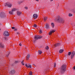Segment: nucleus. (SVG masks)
<instances>
[{
	"mask_svg": "<svg viewBox=\"0 0 75 75\" xmlns=\"http://www.w3.org/2000/svg\"><path fill=\"white\" fill-rule=\"evenodd\" d=\"M66 69V65H62L61 68L60 70V72L61 74H64V72L65 71V69Z\"/></svg>",
	"mask_w": 75,
	"mask_h": 75,
	"instance_id": "obj_1",
	"label": "nucleus"
},
{
	"mask_svg": "<svg viewBox=\"0 0 75 75\" xmlns=\"http://www.w3.org/2000/svg\"><path fill=\"white\" fill-rule=\"evenodd\" d=\"M55 21H57L59 23L63 22V20L59 16H58L56 17V18L55 19Z\"/></svg>",
	"mask_w": 75,
	"mask_h": 75,
	"instance_id": "obj_2",
	"label": "nucleus"
},
{
	"mask_svg": "<svg viewBox=\"0 0 75 75\" xmlns=\"http://www.w3.org/2000/svg\"><path fill=\"white\" fill-rule=\"evenodd\" d=\"M42 37L41 36L35 35L34 37L35 40H38L39 39H41Z\"/></svg>",
	"mask_w": 75,
	"mask_h": 75,
	"instance_id": "obj_3",
	"label": "nucleus"
},
{
	"mask_svg": "<svg viewBox=\"0 0 75 75\" xmlns=\"http://www.w3.org/2000/svg\"><path fill=\"white\" fill-rule=\"evenodd\" d=\"M5 6L7 7H11L12 5L10 4L6 3L4 4Z\"/></svg>",
	"mask_w": 75,
	"mask_h": 75,
	"instance_id": "obj_4",
	"label": "nucleus"
},
{
	"mask_svg": "<svg viewBox=\"0 0 75 75\" xmlns=\"http://www.w3.org/2000/svg\"><path fill=\"white\" fill-rule=\"evenodd\" d=\"M4 35L5 36H9V33L7 31H5L4 33Z\"/></svg>",
	"mask_w": 75,
	"mask_h": 75,
	"instance_id": "obj_5",
	"label": "nucleus"
},
{
	"mask_svg": "<svg viewBox=\"0 0 75 75\" xmlns=\"http://www.w3.org/2000/svg\"><path fill=\"white\" fill-rule=\"evenodd\" d=\"M75 54V52L73 51L71 52V59H72L74 57V56Z\"/></svg>",
	"mask_w": 75,
	"mask_h": 75,
	"instance_id": "obj_6",
	"label": "nucleus"
},
{
	"mask_svg": "<svg viewBox=\"0 0 75 75\" xmlns=\"http://www.w3.org/2000/svg\"><path fill=\"white\" fill-rule=\"evenodd\" d=\"M15 73L16 71H15V70H11L9 72L10 74H11V75H14V74H15Z\"/></svg>",
	"mask_w": 75,
	"mask_h": 75,
	"instance_id": "obj_7",
	"label": "nucleus"
},
{
	"mask_svg": "<svg viewBox=\"0 0 75 75\" xmlns=\"http://www.w3.org/2000/svg\"><path fill=\"white\" fill-rule=\"evenodd\" d=\"M25 66L27 67L28 68H31L32 67L31 65H30V64H29L28 65H27V64H25Z\"/></svg>",
	"mask_w": 75,
	"mask_h": 75,
	"instance_id": "obj_8",
	"label": "nucleus"
},
{
	"mask_svg": "<svg viewBox=\"0 0 75 75\" xmlns=\"http://www.w3.org/2000/svg\"><path fill=\"white\" fill-rule=\"evenodd\" d=\"M33 17L34 19H36L38 17V15L36 14H34L33 16Z\"/></svg>",
	"mask_w": 75,
	"mask_h": 75,
	"instance_id": "obj_9",
	"label": "nucleus"
},
{
	"mask_svg": "<svg viewBox=\"0 0 75 75\" xmlns=\"http://www.w3.org/2000/svg\"><path fill=\"white\" fill-rule=\"evenodd\" d=\"M55 31L54 30H52V31H50L49 33V35H51V34H52V33H54Z\"/></svg>",
	"mask_w": 75,
	"mask_h": 75,
	"instance_id": "obj_10",
	"label": "nucleus"
},
{
	"mask_svg": "<svg viewBox=\"0 0 75 75\" xmlns=\"http://www.w3.org/2000/svg\"><path fill=\"white\" fill-rule=\"evenodd\" d=\"M45 28H50V25L48 24V23L46 24Z\"/></svg>",
	"mask_w": 75,
	"mask_h": 75,
	"instance_id": "obj_11",
	"label": "nucleus"
},
{
	"mask_svg": "<svg viewBox=\"0 0 75 75\" xmlns=\"http://www.w3.org/2000/svg\"><path fill=\"white\" fill-rule=\"evenodd\" d=\"M17 15H18V16H20V15H21V12L19 11H17Z\"/></svg>",
	"mask_w": 75,
	"mask_h": 75,
	"instance_id": "obj_12",
	"label": "nucleus"
},
{
	"mask_svg": "<svg viewBox=\"0 0 75 75\" xmlns=\"http://www.w3.org/2000/svg\"><path fill=\"white\" fill-rule=\"evenodd\" d=\"M30 54H28L26 57L27 59H28L30 58Z\"/></svg>",
	"mask_w": 75,
	"mask_h": 75,
	"instance_id": "obj_13",
	"label": "nucleus"
},
{
	"mask_svg": "<svg viewBox=\"0 0 75 75\" xmlns=\"http://www.w3.org/2000/svg\"><path fill=\"white\" fill-rule=\"evenodd\" d=\"M0 16L1 18H4V15L2 14V13L0 14Z\"/></svg>",
	"mask_w": 75,
	"mask_h": 75,
	"instance_id": "obj_14",
	"label": "nucleus"
},
{
	"mask_svg": "<svg viewBox=\"0 0 75 75\" xmlns=\"http://www.w3.org/2000/svg\"><path fill=\"white\" fill-rule=\"evenodd\" d=\"M63 52H64V50L63 49L60 50L59 51V52L60 53H62Z\"/></svg>",
	"mask_w": 75,
	"mask_h": 75,
	"instance_id": "obj_15",
	"label": "nucleus"
},
{
	"mask_svg": "<svg viewBox=\"0 0 75 75\" xmlns=\"http://www.w3.org/2000/svg\"><path fill=\"white\" fill-rule=\"evenodd\" d=\"M4 47V45L1 43H0V47L3 48Z\"/></svg>",
	"mask_w": 75,
	"mask_h": 75,
	"instance_id": "obj_16",
	"label": "nucleus"
},
{
	"mask_svg": "<svg viewBox=\"0 0 75 75\" xmlns=\"http://www.w3.org/2000/svg\"><path fill=\"white\" fill-rule=\"evenodd\" d=\"M17 9L16 8H13L12 9V11H16Z\"/></svg>",
	"mask_w": 75,
	"mask_h": 75,
	"instance_id": "obj_17",
	"label": "nucleus"
},
{
	"mask_svg": "<svg viewBox=\"0 0 75 75\" xmlns=\"http://www.w3.org/2000/svg\"><path fill=\"white\" fill-rule=\"evenodd\" d=\"M38 53L39 54H42V52L40 50H39L38 51Z\"/></svg>",
	"mask_w": 75,
	"mask_h": 75,
	"instance_id": "obj_18",
	"label": "nucleus"
},
{
	"mask_svg": "<svg viewBox=\"0 0 75 75\" xmlns=\"http://www.w3.org/2000/svg\"><path fill=\"white\" fill-rule=\"evenodd\" d=\"M47 17H45L44 18V21H47Z\"/></svg>",
	"mask_w": 75,
	"mask_h": 75,
	"instance_id": "obj_19",
	"label": "nucleus"
},
{
	"mask_svg": "<svg viewBox=\"0 0 75 75\" xmlns=\"http://www.w3.org/2000/svg\"><path fill=\"white\" fill-rule=\"evenodd\" d=\"M54 47H58V44H56L54 45Z\"/></svg>",
	"mask_w": 75,
	"mask_h": 75,
	"instance_id": "obj_20",
	"label": "nucleus"
},
{
	"mask_svg": "<svg viewBox=\"0 0 75 75\" xmlns=\"http://www.w3.org/2000/svg\"><path fill=\"white\" fill-rule=\"evenodd\" d=\"M51 24L52 27H53V28H54V23H52Z\"/></svg>",
	"mask_w": 75,
	"mask_h": 75,
	"instance_id": "obj_21",
	"label": "nucleus"
},
{
	"mask_svg": "<svg viewBox=\"0 0 75 75\" xmlns=\"http://www.w3.org/2000/svg\"><path fill=\"white\" fill-rule=\"evenodd\" d=\"M13 11H11L9 12V14H13Z\"/></svg>",
	"mask_w": 75,
	"mask_h": 75,
	"instance_id": "obj_22",
	"label": "nucleus"
},
{
	"mask_svg": "<svg viewBox=\"0 0 75 75\" xmlns=\"http://www.w3.org/2000/svg\"><path fill=\"white\" fill-rule=\"evenodd\" d=\"M71 52H68V55H69H69H71Z\"/></svg>",
	"mask_w": 75,
	"mask_h": 75,
	"instance_id": "obj_23",
	"label": "nucleus"
},
{
	"mask_svg": "<svg viewBox=\"0 0 75 75\" xmlns=\"http://www.w3.org/2000/svg\"><path fill=\"white\" fill-rule=\"evenodd\" d=\"M23 60L21 62V64L22 65H24L25 64H24V62H23Z\"/></svg>",
	"mask_w": 75,
	"mask_h": 75,
	"instance_id": "obj_24",
	"label": "nucleus"
},
{
	"mask_svg": "<svg viewBox=\"0 0 75 75\" xmlns=\"http://www.w3.org/2000/svg\"><path fill=\"white\" fill-rule=\"evenodd\" d=\"M23 60L21 62V64L22 65H24L25 64H24V62H23Z\"/></svg>",
	"mask_w": 75,
	"mask_h": 75,
	"instance_id": "obj_25",
	"label": "nucleus"
},
{
	"mask_svg": "<svg viewBox=\"0 0 75 75\" xmlns=\"http://www.w3.org/2000/svg\"><path fill=\"white\" fill-rule=\"evenodd\" d=\"M29 75H33V73H32V71H31L30 72Z\"/></svg>",
	"mask_w": 75,
	"mask_h": 75,
	"instance_id": "obj_26",
	"label": "nucleus"
},
{
	"mask_svg": "<svg viewBox=\"0 0 75 75\" xmlns=\"http://www.w3.org/2000/svg\"><path fill=\"white\" fill-rule=\"evenodd\" d=\"M45 49L46 50H48L49 49V47H48V46H47L46 47Z\"/></svg>",
	"mask_w": 75,
	"mask_h": 75,
	"instance_id": "obj_27",
	"label": "nucleus"
},
{
	"mask_svg": "<svg viewBox=\"0 0 75 75\" xmlns=\"http://www.w3.org/2000/svg\"><path fill=\"white\" fill-rule=\"evenodd\" d=\"M69 17H71V16H72V14L71 13H69Z\"/></svg>",
	"mask_w": 75,
	"mask_h": 75,
	"instance_id": "obj_28",
	"label": "nucleus"
},
{
	"mask_svg": "<svg viewBox=\"0 0 75 75\" xmlns=\"http://www.w3.org/2000/svg\"><path fill=\"white\" fill-rule=\"evenodd\" d=\"M56 67V63H54V68H55Z\"/></svg>",
	"mask_w": 75,
	"mask_h": 75,
	"instance_id": "obj_29",
	"label": "nucleus"
},
{
	"mask_svg": "<svg viewBox=\"0 0 75 75\" xmlns=\"http://www.w3.org/2000/svg\"><path fill=\"white\" fill-rule=\"evenodd\" d=\"M33 27H35V28H36V27H37V25L36 24H34L33 25Z\"/></svg>",
	"mask_w": 75,
	"mask_h": 75,
	"instance_id": "obj_30",
	"label": "nucleus"
},
{
	"mask_svg": "<svg viewBox=\"0 0 75 75\" xmlns=\"http://www.w3.org/2000/svg\"><path fill=\"white\" fill-rule=\"evenodd\" d=\"M42 30H39L40 33H42Z\"/></svg>",
	"mask_w": 75,
	"mask_h": 75,
	"instance_id": "obj_31",
	"label": "nucleus"
},
{
	"mask_svg": "<svg viewBox=\"0 0 75 75\" xmlns=\"http://www.w3.org/2000/svg\"><path fill=\"white\" fill-rule=\"evenodd\" d=\"M57 44L58 45V46H60L61 45V43H57Z\"/></svg>",
	"mask_w": 75,
	"mask_h": 75,
	"instance_id": "obj_32",
	"label": "nucleus"
},
{
	"mask_svg": "<svg viewBox=\"0 0 75 75\" xmlns=\"http://www.w3.org/2000/svg\"><path fill=\"white\" fill-rule=\"evenodd\" d=\"M6 38L4 37V38L3 39L4 40H6Z\"/></svg>",
	"mask_w": 75,
	"mask_h": 75,
	"instance_id": "obj_33",
	"label": "nucleus"
},
{
	"mask_svg": "<svg viewBox=\"0 0 75 75\" xmlns=\"http://www.w3.org/2000/svg\"><path fill=\"white\" fill-rule=\"evenodd\" d=\"M10 53H8V54L6 55V57H8V55H9V54H10Z\"/></svg>",
	"mask_w": 75,
	"mask_h": 75,
	"instance_id": "obj_34",
	"label": "nucleus"
},
{
	"mask_svg": "<svg viewBox=\"0 0 75 75\" xmlns=\"http://www.w3.org/2000/svg\"><path fill=\"white\" fill-rule=\"evenodd\" d=\"M18 62H19V61H16L15 62V63H18Z\"/></svg>",
	"mask_w": 75,
	"mask_h": 75,
	"instance_id": "obj_35",
	"label": "nucleus"
},
{
	"mask_svg": "<svg viewBox=\"0 0 75 75\" xmlns=\"http://www.w3.org/2000/svg\"><path fill=\"white\" fill-rule=\"evenodd\" d=\"M25 9H26V10H28V7H25Z\"/></svg>",
	"mask_w": 75,
	"mask_h": 75,
	"instance_id": "obj_36",
	"label": "nucleus"
},
{
	"mask_svg": "<svg viewBox=\"0 0 75 75\" xmlns=\"http://www.w3.org/2000/svg\"><path fill=\"white\" fill-rule=\"evenodd\" d=\"M11 28L12 29H13V30H14V29H15V27H12Z\"/></svg>",
	"mask_w": 75,
	"mask_h": 75,
	"instance_id": "obj_37",
	"label": "nucleus"
},
{
	"mask_svg": "<svg viewBox=\"0 0 75 75\" xmlns=\"http://www.w3.org/2000/svg\"><path fill=\"white\" fill-rule=\"evenodd\" d=\"M14 30L15 31H17V29L15 28V29H14Z\"/></svg>",
	"mask_w": 75,
	"mask_h": 75,
	"instance_id": "obj_38",
	"label": "nucleus"
},
{
	"mask_svg": "<svg viewBox=\"0 0 75 75\" xmlns=\"http://www.w3.org/2000/svg\"><path fill=\"white\" fill-rule=\"evenodd\" d=\"M19 45L20 46H21V45H22V44H21V43H20Z\"/></svg>",
	"mask_w": 75,
	"mask_h": 75,
	"instance_id": "obj_39",
	"label": "nucleus"
},
{
	"mask_svg": "<svg viewBox=\"0 0 75 75\" xmlns=\"http://www.w3.org/2000/svg\"><path fill=\"white\" fill-rule=\"evenodd\" d=\"M73 69L74 70H75V66H74V67H73Z\"/></svg>",
	"mask_w": 75,
	"mask_h": 75,
	"instance_id": "obj_40",
	"label": "nucleus"
},
{
	"mask_svg": "<svg viewBox=\"0 0 75 75\" xmlns=\"http://www.w3.org/2000/svg\"><path fill=\"white\" fill-rule=\"evenodd\" d=\"M36 1H39V0H36Z\"/></svg>",
	"mask_w": 75,
	"mask_h": 75,
	"instance_id": "obj_41",
	"label": "nucleus"
},
{
	"mask_svg": "<svg viewBox=\"0 0 75 75\" xmlns=\"http://www.w3.org/2000/svg\"><path fill=\"white\" fill-rule=\"evenodd\" d=\"M54 0H50V1H52Z\"/></svg>",
	"mask_w": 75,
	"mask_h": 75,
	"instance_id": "obj_42",
	"label": "nucleus"
},
{
	"mask_svg": "<svg viewBox=\"0 0 75 75\" xmlns=\"http://www.w3.org/2000/svg\"><path fill=\"white\" fill-rule=\"evenodd\" d=\"M2 25V24H1V23H0V25Z\"/></svg>",
	"mask_w": 75,
	"mask_h": 75,
	"instance_id": "obj_43",
	"label": "nucleus"
},
{
	"mask_svg": "<svg viewBox=\"0 0 75 75\" xmlns=\"http://www.w3.org/2000/svg\"><path fill=\"white\" fill-rule=\"evenodd\" d=\"M17 34H19V33H17Z\"/></svg>",
	"mask_w": 75,
	"mask_h": 75,
	"instance_id": "obj_44",
	"label": "nucleus"
},
{
	"mask_svg": "<svg viewBox=\"0 0 75 75\" xmlns=\"http://www.w3.org/2000/svg\"><path fill=\"white\" fill-rule=\"evenodd\" d=\"M33 65H35V64H33Z\"/></svg>",
	"mask_w": 75,
	"mask_h": 75,
	"instance_id": "obj_45",
	"label": "nucleus"
},
{
	"mask_svg": "<svg viewBox=\"0 0 75 75\" xmlns=\"http://www.w3.org/2000/svg\"><path fill=\"white\" fill-rule=\"evenodd\" d=\"M1 30V29H0V30Z\"/></svg>",
	"mask_w": 75,
	"mask_h": 75,
	"instance_id": "obj_46",
	"label": "nucleus"
}]
</instances>
